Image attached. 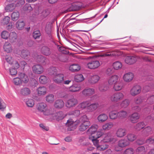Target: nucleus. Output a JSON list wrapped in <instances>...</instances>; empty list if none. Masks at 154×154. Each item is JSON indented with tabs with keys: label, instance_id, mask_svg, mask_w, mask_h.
<instances>
[{
	"label": "nucleus",
	"instance_id": "c9c22d12",
	"mask_svg": "<svg viewBox=\"0 0 154 154\" xmlns=\"http://www.w3.org/2000/svg\"><path fill=\"white\" fill-rule=\"evenodd\" d=\"M98 127V126L97 125H93L88 129L87 133L88 134H91L93 133L94 132L97 131Z\"/></svg>",
	"mask_w": 154,
	"mask_h": 154
},
{
	"label": "nucleus",
	"instance_id": "ddd939ff",
	"mask_svg": "<svg viewBox=\"0 0 154 154\" xmlns=\"http://www.w3.org/2000/svg\"><path fill=\"white\" fill-rule=\"evenodd\" d=\"M103 142L104 143H108L112 141L113 140V137H112V134L110 133H108L104 136Z\"/></svg>",
	"mask_w": 154,
	"mask_h": 154
},
{
	"label": "nucleus",
	"instance_id": "423d86ee",
	"mask_svg": "<svg viewBox=\"0 0 154 154\" xmlns=\"http://www.w3.org/2000/svg\"><path fill=\"white\" fill-rule=\"evenodd\" d=\"M32 71L34 73L36 74H41L44 71V68L39 64L34 65L32 67Z\"/></svg>",
	"mask_w": 154,
	"mask_h": 154
},
{
	"label": "nucleus",
	"instance_id": "c756f323",
	"mask_svg": "<svg viewBox=\"0 0 154 154\" xmlns=\"http://www.w3.org/2000/svg\"><path fill=\"white\" fill-rule=\"evenodd\" d=\"M80 69V66L78 64H73L69 67V69L72 72H75L79 70Z\"/></svg>",
	"mask_w": 154,
	"mask_h": 154
},
{
	"label": "nucleus",
	"instance_id": "0e129e2a",
	"mask_svg": "<svg viewBox=\"0 0 154 154\" xmlns=\"http://www.w3.org/2000/svg\"><path fill=\"white\" fill-rule=\"evenodd\" d=\"M6 107V104L0 97V110H4Z\"/></svg>",
	"mask_w": 154,
	"mask_h": 154
},
{
	"label": "nucleus",
	"instance_id": "a19ab883",
	"mask_svg": "<svg viewBox=\"0 0 154 154\" xmlns=\"http://www.w3.org/2000/svg\"><path fill=\"white\" fill-rule=\"evenodd\" d=\"M123 87V84L122 82H116L114 86V89L116 91L121 90Z\"/></svg>",
	"mask_w": 154,
	"mask_h": 154
},
{
	"label": "nucleus",
	"instance_id": "4d7b16f0",
	"mask_svg": "<svg viewBox=\"0 0 154 154\" xmlns=\"http://www.w3.org/2000/svg\"><path fill=\"white\" fill-rule=\"evenodd\" d=\"M10 34L8 32L6 31H4L2 32L1 34L2 38L3 39H7L9 37Z\"/></svg>",
	"mask_w": 154,
	"mask_h": 154
},
{
	"label": "nucleus",
	"instance_id": "7c9ffc66",
	"mask_svg": "<svg viewBox=\"0 0 154 154\" xmlns=\"http://www.w3.org/2000/svg\"><path fill=\"white\" fill-rule=\"evenodd\" d=\"M109 88L107 84L103 83L100 84L99 85L98 88L101 92H104L107 91Z\"/></svg>",
	"mask_w": 154,
	"mask_h": 154
},
{
	"label": "nucleus",
	"instance_id": "1a4fd4ad",
	"mask_svg": "<svg viewBox=\"0 0 154 154\" xmlns=\"http://www.w3.org/2000/svg\"><path fill=\"white\" fill-rule=\"evenodd\" d=\"M137 61V58L135 57L130 56L126 57L125 59V63L129 65L133 64Z\"/></svg>",
	"mask_w": 154,
	"mask_h": 154
},
{
	"label": "nucleus",
	"instance_id": "f257e3e1",
	"mask_svg": "<svg viewBox=\"0 0 154 154\" xmlns=\"http://www.w3.org/2000/svg\"><path fill=\"white\" fill-rule=\"evenodd\" d=\"M36 108L38 112L43 113L45 115L48 116L51 114V110L48 109L47 104L45 103H38L36 105Z\"/></svg>",
	"mask_w": 154,
	"mask_h": 154
},
{
	"label": "nucleus",
	"instance_id": "79ce46f5",
	"mask_svg": "<svg viewBox=\"0 0 154 154\" xmlns=\"http://www.w3.org/2000/svg\"><path fill=\"white\" fill-rule=\"evenodd\" d=\"M145 126V123L143 122H140L136 125L134 127V128L137 130H140L143 128Z\"/></svg>",
	"mask_w": 154,
	"mask_h": 154
},
{
	"label": "nucleus",
	"instance_id": "864d4df0",
	"mask_svg": "<svg viewBox=\"0 0 154 154\" xmlns=\"http://www.w3.org/2000/svg\"><path fill=\"white\" fill-rule=\"evenodd\" d=\"M56 116L57 119L61 120L63 119L65 117V116L63 114L62 111H59L57 112Z\"/></svg>",
	"mask_w": 154,
	"mask_h": 154
},
{
	"label": "nucleus",
	"instance_id": "603ef678",
	"mask_svg": "<svg viewBox=\"0 0 154 154\" xmlns=\"http://www.w3.org/2000/svg\"><path fill=\"white\" fill-rule=\"evenodd\" d=\"M127 116V113L125 111H121L118 112V117L121 118H125Z\"/></svg>",
	"mask_w": 154,
	"mask_h": 154
},
{
	"label": "nucleus",
	"instance_id": "473e14b6",
	"mask_svg": "<svg viewBox=\"0 0 154 154\" xmlns=\"http://www.w3.org/2000/svg\"><path fill=\"white\" fill-rule=\"evenodd\" d=\"M103 134V133L101 131H95L91 134V138L97 139L101 137Z\"/></svg>",
	"mask_w": 154,
	"mask_h": 154
},
{
	"label": "nucleus",
	"instance_id": "ea45409f",
	"mask_svg": "<svg viewBox=\"0 0 154 154\" xmlns=\"http://www.w3.org/2000/svg\"><path fill=\"white\" fill-rule=\"evenodd\" d=\"M80 122L79 120H73V119H70L67 121L66 124L68 126H70L72 125L74 123H75V125H76Z\"/></svg>",
	"mask_w": 154,
	"mask_h": 154
},
{
	"label": "nucleus",
	"instance_id": "b1692460",
	"mask_svg": "<svg viewBox=\"0 0 154 154\" xmlns=\"http://www.w3.org/2000/svg\"><path fill=\"white\" fill-rule=\"evenodd\" d=\"M45 31L50 37L51 36V24L50 23H47L45 27Z\"/></svg>",
	"mask_w": 154,
	"mask_h": 154
},
{
	"label": "nucleus",
	"instance_id": "052dcab7",
	"mask_svg": "<svg viewBox=\"0 0 154 154\" xmlns=\"http://www.w3.org/2000/svg\"><path fill=\"white\" fill-rule=\"evenodd\" d=\"M32 35L35 39H38L39 38L41 35V34L39 31H35L33 32Z\"/></svg>",
	"mask_w": 154,
	"mask_h": 154
},
{
	"label": "nucleus",
	"instance_id": "7ed1b4c3",
	"mask_svg": "<svg viewBox=\"0 0 154 154\" xmlns=\"http://www.w3.org/2000/svg\"><path fill=\"white\" fill-rule=\"evenodd\" d=\"M78 103L77 100L74 97L68 99L66 103V106L68 108L74 107Z\"/></svg>",
	"mask_w": 154,
	"mask_h": 154
},
{
	"label": "nucleus",
	"instance_id": "6ab92c4d",
	"mask_svg": "<svg viewBox=\"0 0 154 154\" xmlns=\"http://www.w3.org/2000/svg\"><path fill=\"white\" fill-rule=\"evenodd\" d=\"M3 48L4 51L7 53H10L12 50V48L11 44L8 42H5Z\"/></svg>",
	"mask_w": 154,
	"mask_h": 154
},
{
	"label": "nucleus",
	"instance_id": "13d9d810",
	"mask_svg": "<svg viewBox=\"0 0 154 154\" xmlns=\"http://www.w3.org/2000/svg\"><path fill=\"white\" fill-rule=\"evenodd\" d=\"M130 103V101L128 99H125L121 103V106L123 108L127 107Z\"/></svg>",
	"mask_w": 154,
	"mask_h": 154
},
{
	"label": "nucleus",
	"instance_id": "4c0bfd02",
	"mask_svg": "<svg viewBox=\"0 0 154 154\" xmlns=\"http://www.w3.org/2000/svg\"><path fill=\"white\" fill-rule=\"evenodd\" d=\"M136 152L138 154H145L146 152L145 148L143 146H139L136 149Z\"/></svg>",
	"mask_w": 154,
	"mask_h": 154
},
{
	"label": "nucleus",
	"instance_id": "69168bd1",
	"mask_svg": "<svg viewBox=\"0 0 154 154\" xmlns=\"http://www.w3.org/2000/svg\"><path fill=\"white\" fill-rule=\"evenodd\" d=\"M80 111L79 110H75L69 113V115H74L75 117H77L80 114Z\"/></svg>",
	"mask_w": 154,
	"mask_h": 154
},
{
	"label": "nucleus",
	"instance_id": "9b49d317",
	"mask_svg": "<svg viewBox=\"0 0 154 154\" xmlns=\"http://www.w3.org/2000/svg\"><path fill=\"white\" fill-rule=\"evenodd\" d=\"M140 118V116L138 113L134 112L130 116V119L132 123H134L137 122Z\"/></svg>",
	"mask_w": 154,
	"mask_h": 154
},
{
	"label": "nucleus",
	"instance_id": "680f3d73",
	"mask_svg": "<svg viewBox=\"0 0 154 154\" xmlns=\"http://www.w3.org/2000/svg\"><path fill=\"white\" fill-rule=\"evenodd\" d=\"M89 138L90 140H92L94 145L97 147H97L99 146V145H100L99 140L97 139L91 138L90 136L89 137Z\"/></svg>",
	"mask_w": 154,
	"mask_h": 154
},
{
	"label": "nucleus",
	"instance_id": "f3484780",
	"mask_svg": "<svg viewBox=\"0 0 154 154\" xmlns=\"http://www.w3.org/2000/svg\"><path fill=\"white\" fill-rule=\"evenodd\" d=\"M41 51L42 54L46 56L50 55L51 53L50 48L46 46H43L41 48Z\"/></svg>",
	"mask_w": 154,
	"mask_h": 154
},
{
	"label": "nucleus",
	"instance_id": "de8ad7c7",
	"mask_svg": "<svg viewBox=\"0 0 154 154\" xmlns=\"http://www.w3.org/2000/svg\"><path fill=\"white\" fill-rule=\"evenodd\" d=\"M108 147V145L107 144V143L103 142L102 145H99L97 149L100 151H103L107 149Z\"/></svg>",
	"mask_w": 154,
	"mask_h": 154
},
{
	"label": "nucleus",
	"instance_id": "c03bdc74",
	"mask_svg": "<svg viewBox=\"0 0 154 154\" xmlns=\"http://www.w3.org/2000/svg\"><path fill=\"white\" fill-rule=\"evenodd\" d=\"M19 17V13L18 11H14L11 14L12 20L14 21L17 20Z\"/></svg>",
	"mask_w": 154,
	"mask_h": 154
},
{
	"label": "nucleus",
	"instance_id": "5701e85b",
	"mask_svg": "<svg viewBox=\"0 0 154 154\" xmlns=\"http://www.w3.org/2000/svg\"><path fill=\"white\" fill-rule=\"evenodd\" d=\"M152 128L150 126H147L143 129L142 134L145 136H147L152 133Z\"/></svg>",
	"mask_w": 154,
	"mask_h": 154
},
{
	"label": "nucleus",
	"instance_id": "f8f14e48",
	"mask_svg": "<svg viewBox=\"0 0 154 154\" xmlns=\"http://www.w3.org/2000/svg\"><path fill=\"white\" fill-rule=\"evenodd\" d=\"M80 85L78 84H74L69 88V91L71 92L79 91L81 89Z\"/></svg>",
	"mask_w": 154,
	"mask_h": 154
},
{
	"label": "nucleus",
	"instance_id": "bf43d9fd",
	"mask_svg": "<svg viewBox=\"0 0 154 154\" xmlns=\"http://www.w3.org/2000/svg\"><path fill=\"white\" fill-rule=\"evenodd\" d=\"M127 138L128 140L130 141H133L136 139V136L134 134H128Z\"/></svg>",
	"mask_w": 154,
	"mask_h": 154
},
{
	"label": "nucleus",
	"instance_id": "6e6552de",
	"mask_svg": "<svg viewBox=\"0 0 154 154\" xmlns=\"http://www.w3.org/2000/svg\"><path fill=\"white\" fill-rule=\"evenodd\" d=\"M100 65V63L98 61H92L89 62L87 64L88 68L91 69H94L97 68Z\"/></svg>",
	"mask_w": 154,
	"mask_h": 154
},
{
	"label": "nucleus",
	"instance_id": "72a5a7b5",
	"mask_svg": "<svg viewBox=\"0 0 154 154\" xmlns=\"http://www.w3.org/2000/svg\"><path fill=\"white\" fill-rule=\"evenodd\" d=\"M99 76L97 75H93L89 80V82L91 84H94L97 82L100 79Z\"/></svg>",
	"mask_w": 154,
	"mask_h": 154
},
{
	"label": "nucleus",
	"instance_id": "39448f33",
	"mask_svg": "<svg viewBox=\"0 0 154 154\" xmlns=\"http://www.w3.org/2000/svg\"><path fill=\"white\" fill-rule=\"evenodd\" d=\"M82 93L84 97H88L94 94L95 90L93 88H85L82 91Z\"/></svg>",
	"mask_w": 154,
	"mask_h": 154
},
{
	"label": "nucleus",
	"instance_id": "3c124183",
	"mask_svg": "<svg viewBox=\"0 0 154 154\" xmlns=\"http://www.w3.org/2000/svg\"><path fill=\"white\" fill-rule=\"evenodd\" d=\"M47 81L48 79L45 76L42 75L39 78V81L41 84H46L47 83Z\"/></svg>",
	"mask_w": 154,
	"mask_h": 154
},
{
	"label": "nucleus",
	"instance_id": "2f4dec72",
	"mask_svg": "<svg viewBox=\"0 0 154 154\" xmlns=\"http://www.w3.org/2000/svg\"><path fill=\"white\" fill-rule=\"evenodd\" d=\"M17 28L19 30H22L24 28L25 23L23 21L18 20L16 23Z\"/></svg>",
	"mask_w": 154,
	"mask_h": 154
},
{
	"label": "nucleus",
	"instance_id": "338daca9",
	"mask_svg": "<svg viewBox=\"0 0 154 154\" xmlns=\"http://www.w3.org/2000/svg\"><path fill=\"white\" fill-rule=\"evenodd\" d=\"M34 103L33 100L32 99L28 100L26 102V104L29 107H32L34 105Z\"/></svg>",
	"mask_w": 154,
	"mask_h": 154
},
{
	"label": "nucleus",
	"instance_id": "09e8293b",
	"mask_svg": "<svg viewBox=\"0 0 154 154\" xmlns=\"http://www.w3.org/2000/svg\"><path fill=\"white\" fill-rule=\"evenodd\" d=\"M53 60L57 63H59L60 62H64L65 61L64 57L62 56L59 57L55 56Z\"/></svg>",
	"mask_w": 154,
	"mask_h": 154
},
{
	"label": "nucleus",
	"instance_id": "e433bc0d",
	"mask_svg": "<svg viewBox=\"0 0 154 154\" xmlns=\"http://www.w3.org/2000/svg\"><path fill=\"white\" fill-rule=\"evenodd\" d=\"M108 119L107 116L105 114H102L100 115L97 117L99 122H103L106 121Z\"/></svg>",
	"mask_w": 154,
	"mask_h": 154
},
{
	"label": "nucleus",
	"instance_id": "f704fd0d",
	"mask_svg": "<svg viewBox=\"0 0 154 154\" xmlns=\"http://www.w3.org/2000/svg\"><path fill=\"white\" fill-rule=\"evenodd\" d=\"M87 123H82L80 126L79 130L81 131H84L88 128L90 125V122H88Z\"/></svg>",
	"mask_w": 154,
	"mask_h": 154
},
{
	"label": "nucleus",
	"instance_id": "6e6d98bb",
	"mask_svg": "<svg viewBox=\"0 0 154 154\" xmlns=\"http://www.w3.org/2000/svg\"><path fill=\"white\" fill-rule=\"evenodd\" d=\"M46 100L49 103H52L54 100V96L52 94H49L46 97Z\"/></svg>",
	"mask_w": 154,
	"mask_h": 154
},
{
	"label": "nucleus",
	"instance_id": "2eb2a0df",
	"mask_svg": "<svg viewBox=\"0 0 154 154\" xmlns=\"http://www.w3.org/2000/svg\"><path fill=\"white\" fill-rule=\"evenodd\" d=\"M134 74L131 72L125 74L123 76L124 80L126 82H130L131 81L134 77Z\"/></svg>",
	"mask_w": 154,
	"mask_h": 154
},
{
	"label": "nucleus",
	"instance_id": "f03ea898",
	"mask_svg": "<svg viewBox=\"0 0 154 154\" xmlns=\"http://www.w3.org/2000/svg\"><path fill=\"white\" fill-rule=\"evenodd\" d=\"M124 97V94L121 92H117L111 95L110 100L112 102L117 103L123 100Z\"/></svg>",
	"mask_w": 154,
	"mask_h": 154
},
{
	"label": "nucleus",
	"instance_id": "4468645a",
	"mask_svg": "<svg viewBox=\"0 0 154 154\" xmlns=\"http://www.w3.org/2000/svg\"><path fill=\"white\" fill-rule=\"evenodd\" d=\"M126 134L125 129L122 128L118 129L116 131V134L117 137L121 138L125 136Z\"/></svg>",
	"mask_w": 154,
	"mask_h": 154
},
{
	"label": "nucleus",
	"instance_id": "a211bd4d",
	"mask_svg": "<svg viewBox=\"0 0 154 154\" xmlns=\"http://www.w3.org/2000/svg\"><path fill=\"white\" fill-rule=\"evenodd\" d=\"M119 78V77L116 75H114L111 76L109 79L108 82L110 85L115 84L117 82Z\"/></svg>",
	"mask_w": 154,
	"mask_h": 154
},
{
	"label": "nucleus",
	"instance_id": "0eeeda50",
	"mask_svg": "<svg viewBox=\"0 0 154 154\" xmlns=\"http://www.w3.org/2000/svg\"><path fill=\"white\" fill-rule=\"evenodd\" d=\"M89 106V101H84L80 103L78 106V108L81 110L85 109L86 112H88V107Z\"/></svg>",
	"mask_w": 154,
	"mask_h": 154
},
{
	"label": "nucleus",
	"instance_id": "774afa93",
	"mask_svg": "<svg viewBox=\"0 0 154 154\" xmlns=\"http://www.w3.org/2000/svg\"><path fill=\"white\" fill-rule=\"evenodd\" d=\"M134 152V149L132 148H129L126 149L124 152V154H133Z\"/></svg>",
	"mask_w": 154,
	"mask_h": 154
},
{
	"label": "nucleus",
	"instance_id": "dca6fc26",
	"mask_svg": "<svg viewBox=\"0 0 154 154\" xmlns=\"http://www.w3.org/2000/svg\"><path fill=\"white\" fill-rule=\"evenodd\" d=\"M36 91L38 96H41L46 94L47 92V89L44 86H40L37 89Z\"/></svg>",
	"mask_w": 154,
	"mask_h": 154
},
{
	"label": "nucleus",
	"instance_id": "37998d69",
	"mask_svg": "<svg viewBox=\"0 0 154 154\" xmlns=\"http://www.w3.org/2000/svg\"><path fill=\"white\" fill-rule=\"evenodd\" d=\"M75 80L77 82H80L84 79L83 75L82 74H79L76 75L74 77Z\"/></svg>",
	"mask_w": 154,
	"mask_h": 154
},
{
	"label": "nucleus",
	"instance_id": "e2e57ef3",
	"mask_svg": "<svg viewBox=\"0 0 154 154\" xmlns=\"http://www.w3.org/2000/svg\"><path fill=\"white\" fill-rule=\"evenodd\" d=\"M13 82L15 85H17L21 84L22 81L18 77L14 78L13 79Z\"/></svg>",
	"mask_w": 154,
	"mask_h": 154
},
{
	"label": "nucleus",
	"instance_id": "58836bf2",
	"mask_svg": "<svg viewBox=\"0 0 154 154\" xmlns=\"http://www.w3.org/2000/svg\"><path fill=\"white\" fill-rule=\"evenodd\" d=\"M109 116L112 119H115L118 117V112L115 110L112 111L109 113Z\"/></svg>",
	"mask_w": 154,
	"mask_h": 154
},
{
	"label": "nucleus",
	"instance_id": "5fc2aeb1",
	"mask_svg": "<svg viewBox=\"0 0 154 154\" xmlns=\"http://www.w3.org/2000/svg\"><path fill=\"white\" fill-rule=\"evenodd\" d=\"M10 20V17L8 16L5 17L1 22V23L3 25H7L9 23Z\"/></svg>",
	"mask_w": 154,
	"mask_h": 154
},
{
	"label": "nucleus",
	"instance_id": "a878e982",
	"mask_svg": "<svg viewBox=\"0 0 154 154\" xmlns=\"http://www.w3.org/2000/svg\"><path fill=\"white\" fill-rule=\"evenodd\" d=\"M36 61L38 63L44 64L45 63L46 58L45 57L41 55H38L35 58Z\"/></svg>",
	"mask_w": 154,
	"mask_h": 154
},
{
	"label": "nucleus",
	"instance_id": "4be33fe9",
	"mask_svg": "<svg viewBox=\"0 0 154 154\" xmlns=\"http://www.w3.org/2000/svg\"><path fill=\"white\" fill-rule=\"evenodd\" d=\"M64 76L63 74H58L56 75L55 79H54L55 82L58 84L63 83L64 80Z\"/></svg>",
	"mask_w": 154,
	"mask_h": 154
},
{
	"label": "nucleus",
	"instance_id": "c85d7f7f",
	"mask_svg": "<svg viewBox=\"0 0 154 154\" xmlns=\"http://www.w3.org/2000/svg\"><path fill=\"white\" fill-rule=\"evenodd\" d=\"M99 106V104L97 103H95L91 104L89 101V106L88 112H92L96 109Z\"/></svg>",
	"mask_w": 154,
	"mask_h": 154
},
{
	"label": "nucleus",
	"instance_id": "8fccbe9b",
	"mask_svg": "<svg viewBox=\"0 0 154 154\" xmlns=\"http://www.w3.org/2000/svg\"><path fill=\"white\" fill-rule=\"evenodd\" d=\"M113 126L112 123L109 122L103 125L102 128L103 130H108L111 128Z\"/></svg>",
	"mask_w": 154,
	"mask_h": 154
},
{
	"label": "nucleus",
	"instance_id": "49530a36",
	"mask_svg": "<svg viewBox=\"0 0 154 154\" xmlns=\"http://www.w3.org/2000/svg\"><path fill=\"white\" fill-rule=\"evenodd\" d=\"M112 66L114 69L118 70L122 67V64L121 62L117 61L113 63Z\"/></svg>",
	"mask_w": 154,
	"mask_h": 154
},
{
	"label": "nucleus",
	"instance_id": "20e7f679",
	"mask_svg": "<svg viewBox=\"0 0 154 154\" xmlns=\"http://www.w3.org/2000/svg\"><path fill=\"white\" fill-rule=\"evenodd\" d=\"M141 91V87L139 85H136L131 89L130 94L132 96H134L139 94Z\"/></svg>",
	"mask_w": 154,
	"mask_h": 154
},
{
	"label": "nucleus",
	"instance_id": "9d476101",
	"mask_svg": "<svg viewBox=\"0 0 154 154\" xmlns=\"http://www.w3.org/2000/svg\"><path fill=\"white\" fill-rule=\"evenodd\" d=\"M31 91L30 89L26 87H24L20 89V93L21 95L27 96L29 95L31 93Z\"/></svg>",
	"mask_w": 154,
	"mask_h": 154
},
{
	"label": "nucleus",
	"instance_id": "393cba45",
	"mask_svg": "<svg viewBox=\"0 0 154 154\" xmlns=\"http://www.w3.org/2000/svg\"><path fill=\"white\" fill-rule=\"evenodd\" d=\"M17 38V34L15 32H11L9 36V40L12 43L16 42Z\"/></svg>",
	"mask_w": 154,
	"mask_h": 154
},
{
	"label": "nucleus",
	"instance_id": "cd10ccee",
	"mask_svg": "<svg viewBox=\"0 0 154 154\" xmlns=\"http://www.w3.org/2000/svg\"><path fill=\"white\" fill-rule=\"evenodd\" d=\"M29 51L26 50H23L21 51L20 54V56L25 59H27L30 55Z\"/></svg>",
	"mask_w": 154,
	"mask_h": 154
},
{
	"label": "nucleus",
	"instance_id": "aec40b11",
	"mask_svg": "<svg viewBox=\"0 0 154 154\" xmlns=\"http://www.w3.org/2000/svg\"><path fill=\"white\" fill-rule=\"evenodd\" d=\"M18 76L23 82L26 83L29 81V79L27 75L24 73L20 72L18 74Z\"/></svg>",
	"mask_w": 154,
	"mask_h": 154
},
{
	"label": "nucleus",
	"instance_id": "bb28decb",
	"mask_svg": "<svg viewBox=\"0 0 154 154\" xmlns=\"http://www.w3.org/2000/svg\"><path fill=\"white\" fill-rule=\"evenodd\" d=\"M118 143L119 146L122 148L128 145L129 144V142L128 141L126 140L123 139L119 140L118 142Z\"/></svg>",
	"mask_w": 154,
	"mask_h": 154
},
{
	"label": "nucleus",
	"instance_id": "412c9836",
	"mask_svg": "<svg viewBox=\"0 0 154 154\" xmlns=\"http://www.w3.org/2000/svg\"><path fill=\"white\" fill-rule=\"evenodd\" d=\"M54 106L56 108L61 109L64 106V103L62 100H56L54 103Z\"/></svg>",
	"mask_w": 154,
	"mask_h": 154
},
{
	"label": "nucleus",
	"instance_id": "a18cd8bd",
	"mask_svg": "<svg viewBox=\"0 0 154 154\" xmlns=\"http://www.w3.org/2000/svg\"><path fill=\"white\" fill-rule=\"evenodd\" d=\"M15 7L14 4L12 3L7 5L5 8V9L7 12L12 11L15 9Z\"/></svg>",
	"mask_w": 154,
	"mask_h": 154
}]
</instances>
